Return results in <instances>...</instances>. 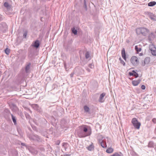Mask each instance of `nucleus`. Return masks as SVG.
I'll return each instance as SVG.
<instances>
[{
    "instance_id": "1",
    "label": "nucleus",
    "mask_w": 156,
    "mask_h": 156,
    "mask_svg": "<svg viewBox=\"0 0 156 156\" xmlns=\"http://www.w3.org/2000/svg\"><path fill=\"white\" fill-rule=\"evenodd\" d=\"M149 32V30L145 28H139L136 29V33L138 34H142L145 36Z\"/></svg>"
},
{
    "instance_id": "2",
    "label": "nucleus",
    "mask_w": 156,
    "mask_h": 156,
    "mask_svg": "<svg viewBox=\"0 0 156 156\" xmlns=\"http://www.w3.org/2000/svg\"><path fill=\"white\" fill-rule=\"evenodd\" d=\"M131 122L134 128L137 129H139L141 126V123L139 122L137 119L134 118L132 119Z\"/></svg>"
},
{
    "instance_id": "3",
    "label": "nucleus",
    "mask_w": 156,
    "mask_h": 156,
    "mask_svg": "<svg viewBox=\"0 0 156 156\" xmlns=\"http://www.w3.org/2000/svg\"><path fill=\"white\" fill-rule=\"evenodd\" d=\"M130 61L132 64L135 66H137L139 63V59L136 56H132L130 58Z\"/></svg>"
},
{
    "instance_id": "4",
    "label": "nucleus",
    "mask_w": 156,
    "mask_h": 156,
    "mask_svg": "<svg viewBox=\"0 0 156 156\" xmlns=\"http://www.w3.org/2000/svg\"><path fill=\"white\" fill-rule=\"evenodd\" d=\"M149 48L152 54L153 55L156 56V48L154 45L153 44L150 45Z\"/></svg>"
},
{
    "instance_id": "5",
    "label": "nucleus",
    "mask_w": 156,
    "mask_h": 156,
    "mask_svg": "<svg viewBox=\"0 0 156 156\" xmlns=\"http://www.w3.org/2000/svg\"><path fill=\"white\" fill-rule=\"evenodd\" d=\"M88 126L86 125H82L79 126L80 129L81 131H83L84 133H87L88 131Z\"/></svg>"
},
{
    "instance_id": "6",
    "label": "nucleus",
    "mask_w": 156,
    "mask_h": 156,
    "mask_svg": "<svg viewBox=\"0 0 156 156\" xmlns=\"http://www.w3.org/2000/svg\"><path fill=\"white\" fill-rule=\"evenodd\" d=\"M141 81V80L140 79L138 80H133L132 81V85L134 86H136L138 85L140 83Z\"/></svg>"
},
{
    "instance_id": "7",
    "label": "nucleus",
    "mask_w": 156,
    "mask_h": 156,
    "mask_svg": "<svg viewBox=\"0 0 156 156\" xmlns=\"http://www.w3.org/2000/svg\"><path fill=\"white\" fill-rule=\"evenodd\" d=\"M99 142L100 143L101 145L103 147L105 148L106 147L107 145L106 142L103 141L102 139H99Z\"/></svg>"
},
{
    "instance_id": "8",
    "label": "nucleus",
    "mask_w": 156,
    "mask_h": 156,
    "mask_svg": "<svg viewBox=\"0 0 156 156\" xmlns=\"http://www.w3.org/2000/svg\"><path fill=\"white\" fill-rule=\"evenodd\" d=\"M135 50L136 51V53H139V52L141 51L142 50L141 46L140 45L136 46L135 47Z\"/></svg>"
},
{
    "instance_id": "9",
    "label": "nucleus",
    "mask_w": 156,
    "mask_h": 156,
    "mask_svg": "<svg viewBox=\"0 0 156 156\" xmlns=\"http://www.w3.org/2000/svg\"><path fill=\"white\" fill-rule=\"evenodd\" d=\"M121 54L122 58L126 61V57L125 51V49L124 48L122 50Z\"/></svg>"
},
{
    "instance_id": "10",
    "label": "nucleus",
    "mask_w": 156,
    "mask_h": 156,
    "mask_svg": "<svg viewBox=\"0 0 156 156\" xmlns=\"http://www.w3.org/2000/svg\"><path fill=\"white\" fill-rule=\"evenodd\" d=\"M148 15L149 17L151 19L154 20H156V17L154 14L152 13H149Z\"/></svg>"
},
{
    "instance_id": "11",
    "label": "nucleus",
    "mask_w": 156,
    "mask_h": 156,
    "mask_svg": "<svg viewBox=\"0 0 156 156\" xmlns=\"http://www.w3.org/2000/svg\"><path fill=\"white\" fill-rule=\"evenodd\" d=\"M87 148L89 151H92L94 150V147L93 144L92 143L89 146L87 147Z\"/></svg>"
},
{
    "instance_id": "12",
    "label": "nucleus",
    "mask_w": 156,
    "mask_h": 156,
    "mask_svg": "<svg viewBox=\"0 0 156 156\" xmlns=\"http://www.w3.org/2000/svg\"><path fill=\"white\" fill-rule=\"evenodd\" d=\"M114 151V149L112 147L108 148L106 151L107 153H112Z\"/></svg>"
},
{
    "instance_id": "13",
    "label": "nucleus",
    "mask_w": 156,
    "mask_h": 156,
    "mask_svg": "<svg viewBox=\"0 0 156 156\" xmlns=\"http://www.w3.org/2000/svg\"><path fill=\"white\" fill-rule=\"evenodd\" d=\"M105 93H102L101 94L100 98H99V101L100 102H102V100L103 98L105 96Z\"/></svg>"
},
{
    "instance_id": "14",
    "label": "nucleus",
    "mask_w": 156,
    "mask_h": 156,
    "mask_svg": "<svg viewBox=\"0 0 156 156\" xmlns=\"http://www.w3.org/2000/svg\"><path fill=\"white\" fill-rule=\"evenodd\" d=\"M150 61V59L149 57H147L144 59V64H148Z\"/></svg>"
},
{
    "instance_id": "15",
    "label": "nucleus",
    "mask_w": 156,
    "mask_h": 156,
    "mask_svg": "<svg viewBox=\"0 0 156 156\" xmlns=\"http://www.w3.org/2000/svg\"><path fill=\"white\" fill-rule=\"evenodd\" d=\"M30 65L31 64L29 63L26 66L25 69L27 73L29 72V69H30Z\"/></svg>"
},
{
    "instance_id": "16",
    "label": "nucleus",
    "mask_w": 156,
    "mask_h": 156,
    "mask_svg": "<svg viewBox=\"0 0 156 156\" xmlns=\"http://www.w3.org/2000/svg\"><path fill=\"white\" fill-rule=\"evenodd\" d=\"M39 46V41H35L34 46L36 48H37Z\"/></svg>"
},
{
    "instance_id": "17",
    "label": "nucleus",
    "mask_w": 156,
    "mask_h": 156,
    "mask_svg": "<svg viewBox=\"0 0 156 156\" xmlns=\"http://www.w3.org/2000/svg\"><path fill=\"white\" fill-rule=\"evenodd\" d=\"M156 4L155 2H151L148 3V5L149 6H152L155 5Z\"/></svg>"
},
{
    "instance_id": "18",
    "label": "nucleus",
    "mask_w": 156,
    "mask_h": 156,
    "mask_svg": "<svg viewBox=\"0 0 156 156\" xmlns=\"http://www.w3.org/2000/svg\"><path fill=\"white\" fill-rule=\"evenodd\" d=\"M11 116L12 117V121H13V122L14 123V124H16V120L15 117L12 114H11Z\"/></svg>"
},
{
    "instance_id": "19",
    "label": "nucleus",
    "mask_w": 156,
    "mask_h": 156,
    "mask_svg": "<svg viewBox=\"0 0 156 156\" xmlns=\"http://www.w3.org/2000/svg\"><path fill=\"white\" fill-rule=\"evenodd\" d=\"M132 72L133 73V76L135 77V78H137L138 76V74L134 70H133Z\"/></svg>"
},
{
    "instance_id": "20",
    "label": "nucleus",
    "mask_w": 156,
    "mask_h": 156,
    "mask_svg": "<svg viewBox=\"0 0 156 156\" xmlns=\"http://www.w3.org/2000/svg\"><path fill=\"white\" fill-rule=\"evenodd\" d=\"M72 32L75 35L77 34V31L76 30L75 28H73L72 29Z\"/></svg>"
},
{
    "instance_id": "21",
    "label": "nucleus",
    "mask_w": 156,
    "mask_h": 156,
    "mask_svg": "<svg viewBox=\"0 0 156 156\" xmlns=\"http://www.w3.org/2000/svg\"><path fill=\"white\" fill-rule=\"evenodd\" d=\"M90 134H91V133H87L86 135H81V136L79 135V136L80 137H85V136H89V135H90Z\"/></svg>"
},
{
    "instance_id": "22",
    "label": "nucleus",
    "mask_w": 156,
    "mask_h": 156,
    "mask_svg": "<svg viewBox=\"0 0 156 156\" xmlns=\"http://www.w3.org/2000/svg\"><path fill=\"white\" fill-rule=\"evenodd\" d=\"M84 109L86 112H88L89 110V108L87 106H85L84 107Z\"/></svg>"
},
{
    "instance_id": "23",
    "label": "nucleus",
    "mask_w": 156,
    "mask_h": 156,
    "mask_svg": "<svg viewBox=\"0 0 156 156\" xmlns=\"http://www.w3.org/2000/svg\"><path fill=\"white\" fill-rule=\"evenodd\" d=\"M110 156H121V155L118 153H115Z\"/></svg>"
},
{
    "instance_id": "24",
    "label": "nucleus",
    "mask_w": 156,
    "mask_h": 156,
    "mask_svg": "<svg viewBox=\"0 0 156 156\" xmlns=\"http://www.w3.org/2000/svg\"><path fill=\"white\" fill-rule=\"evenodd\" d=\"M5 52L8 55L10 52V50L8 48H6L5 50Z\"/></svg>"
},
{
    "instance_id": "25",
    "label": "nucleus",
    "mask_w": 156,
    "mask_h": 156,
    "mask_svg": "<svg viewBox=\"0 0 156 156\" xmlns=\"http://www.w3.org/2000/svg\"><path fill=\"white\" fill-rule=\"evenodd\" d=\"M90 56L88 52H87L85 54V57L86 58H88Z\"/></svg>"
},
{
    "instance_id": "26",
    "label": "nucleus",
    "mask_w": 156,
    "mask_h": 156,
    "mask_svg": "<svg viewBox=\"0 0 156 156\" xmlns=\"http://www.w3.org/2000/svg\"><path fill=\"white\" fill-rule=\"evenodd\" d=\"M119 60L121 61V64H122L124 66L125 65V62L123 60H121V58H119Z\"/></svg>"
},
{
    "instance_id": "27",
    "label": "nucleus",
    "mask_w": 156,
    "mask_h": 156,
    "mask_svg": "<svg viewBox=\"0 0 156 156\" xmlns=\"http://www.w3.org/2000/svg\"><path fill=\"white\" fill-rule=\"evenodd\" d=\"M4 6L5 7H8L9 6L8 3L7 2H5L4 4Z\"/></svg>"
},
{
    "instance_id": "28",
    "label": "nucleus",
    "mask_w": 156,
    "mask_h": 156,
    "mask_svg": "<svg viewBox=\"0 0 156 156\" xmlns=\"http://www.w3.org/2000/svg\"><path fill=\"white\" fill-rule=\"evenodd\" d=\"M152 122L154 124L156 123V118H153L152 119Z\"/></svg>"
},
{
    "instance_id": "29",
    "label": "nucleus",
    "mask_w": 156,
    "mask_h": 156,
    "mask_svg": "<svg viewBox=\"0 0 156 156\" xmlns=\"http://www.w3.org/2000/svg\"><path fill=\"white\" fill-rule=\"evenodd\" d=\"M145 86L144 85H142L141 87V88L143 90L145 89Z\"/></svg>"
},
{
    "instance_id": "30",
    "label": "nucleus",
    "mask_w": 156,
    "mask_h": 156,
    "mask_svg": "<svg viewBox=\"0 0 156 156\" xmlns=\"http://www.w3.org/2000/svg\"><path fill=\"white\" fill-rule=\"evenodd\" d=\"M129 74L130 76H133V73L132 72H129Z\"/></svg>"
},
{
    "instance_id": "31",
    "label": "nucleus",
    "mask_w": 156,
    "mask_h": 156,
    "mask_svg": "<svg viewBox=\"0 0 156 156\" xmlns=\"http://www.w3.org/2000/svg\"><path fill=\"white\" fill-rule=\"evenodd\" d=\"M27 34V32L23 34V36L24 37L26 38Z\"/></svg>"
},
{
    "instance_id": "32",
    "label": "nucleus",
    "mask_w": 156,
    "mask_h": 156,
    "mask_svg": "<svg viewBox=\"0 0 156 156\" xmlns=\"http://www.w3.org/2000/svg\"><path fill=\"white\" fill-rule=\"evenodd\" d=\"M139 54V55L140 56H142L143 55V53H138Z\"/></svg>"
},
{
    "instance_id": "33",
    "label": "nucleus",
    "mask_w": 156,
    "mask_h": 156,
    "mask_svg": "<svg viewBox=\"0 0 156 156\" xmlns=\"http://www.w3.org/2000/svg\"><path fill=\"white\" fill-rule=\"evenodd\" d=\"M153 35V34L152 33H151V34L150 35ZM150 36H149V39L150 40H151V39H150V37H149Z\"/></svg>"
},
{
    "instance_id": "34",
    "label": "nucleus",
    "mask_w": 156,
    "mask_h": 156,
    "mask_svg": "<svg viewBox=\"0 0 156 156\" xmlns=\"http://www.w3.org/2000/svg\"><path fill=\"white\" fill-rule=\"evenodd\" d=\"M70 75H71V77H72L73 76V74H71Z\"/></svg>"
},
{
    "instance_id": "35",
    "label": "nucleus",
    "mask_w": 156,
    "mask_h": 156,
    "mask_svg": "<svg viewBox=\"0 0 156 156\" xmlns=\"http://www.w3.org/2000/svg\"><path fill=\"white\" fill-rule=\"evenodd\" d=\"M150 143L148 145V146H149V147H151L150 146Z\"/></svg>"
},
{
    "instance_id": "36",
    "label": "nucleus",
    "mask_w": 156,
    "mask_h": 156,
    "mask_svg": "<svg viewBox=\"0 0 156 156\" xmlns=\"http://www.w3.org/2000/svg\"><path fill=\"white\" fill-rule=\"evenodd\" d=\"M69 156V155H68V154H67V155H66V156Z\"/></svg>"
},
{
    "instance_id": "37",
    "label": "nucleus",
    "mask_w": 156,
    "mask_h": 156,
    "mask_svg": "<svg viewBox=\"0 0 156 156\" xmlns=\"http://www.w3.org/2000/svg\"><path fill=\"white\" fill-rule=\"evenodd\" d=\"M155 33H156V32H155Z\"/></svg>"
}]
</instances>
